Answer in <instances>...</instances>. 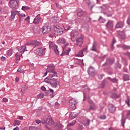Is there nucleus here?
I'll list each match as a JSON object with an SVG mask.
<instances>
[{
	"mask_svg": "<svg viewBox=\"0 0 130 130\" xmlns=\"http://www.w3.org/2000/svg\"><path fill=\"white\" fill-rule=\"evenodd\" d=\"M71 40L73 42L76 41L75 43L76 46H79V47H82L83 44V36L81 35H79V32L76 30H72L71 32Z\"/></svg>",
	"mask_w": 130,
	"mask_h": 130,
	"instance_id": "obj_1",
	"label": "nucleus"
},
{
	"mask_svg": "<svg viewBox=\"0 0 130 130\" xmlns=\"http://www.w3.org/2000/svg\"><path fill=\"white\" fill-rule=\"evenodd\" d=\"M54 66L49 65L48 66V68L47 69V71L48 73H51L49 75V78L50 79H52V78H57L58 76H57V72L54 71Z\"/></svg>",
	"mask_w": 130,
	"mask_h": 130,
	"instance_id": "obj_2",
	"label": "nucleus"
},
{
	"mask_svg": "<svg viewBox=\"0 0 130 130\" xmlns=\"http://www.w3.org/2000/svg\"><path fill=\"white\" fill-rule=\"evenodd\" d=\"M43 123H44L47 128H49V126H48V125H50V126L53 125L54 122L52 121V119L51 118V117L46 116L44 119V122H43Z\"/></svg>",
	"mask_w": 130,
	"mask_h": 130,
	"instance_id": "obj_3",
	"label": "nucleus"
},
{
	"mask_svg": "<svg viewBox=\"0 0 130 130\" xmlns=\"http://www.w3.org/2000/svg\"><path fill=\"white\" fill-rule=\"evenodd\" d=\"M18 0H10L9 6L11 9H18L19 8Z\"/></svg>",
	"mask_w": 130,
	"mask_h": 130,
	"instance_id": "obj_4",
	"label": "nucleus"
},
{
	"mask_svg": "<svg viewBox=\"0 0 130 130\" xmlns=\"http://www.w3.org/2000/svg\"><path fill=\"white\" fill-rule=\"evenodd\" d=\"M49 47L50 49H52L53 50H54V52L57 55H58V54H59V53L58 52V49H57V46L53 44V43L49 42Z\"/></svg>",
	"mask_w": 130,
	"mask_h": 130,
	"instance_id": "obj_5",
	"label": "nucleus"
},
{
	"mask_svg": "<svg viewBox=\"0 0 130 130\" xmlns=\"http://www.w3.org/2000/svg\"><path fill=\"white\" fill-rule=\"evenodd\" d=\"M77 103V100L72 99L69 100V108L71 110H75L76 109V104Z\"/></svg>",
	"mask_w": 130,
	"mask_h": 130,
	"instance_id": "obj_6",
	"label": "nucleus"
},
{
	"mask_svg": "<svg viewBox=\"0 0 130 130\" xmlns=\"http://www.w3.org/2000/svg\"><path fill=\"white\" fill-rule=\"evenodd\" d=\"M35 52L38 55L41 56L45 53V48H39L35 50Z\"/></svg>",
	"mask_w": 130,
	"mask_h": 130,
	"instance_id": "obj_7",
	"label": "nucleus"
},
{
	"mask_svg": "<svg viewBox=\"0 0 130 130\" xmlns=\"http://www.w3.org/2000/svg\"><path fill=\"white\" fill-rule=\"evenodd\" d=\"M26 49H27V47H26V46H23L21 47H20L18 48V51L19 52H20V53H21V54H19L18 53H16L15 54V56H22V54H23V53H24V52H25V51H26Z\"/></svg>",
	"mask_w": 130,
	"mask_h": 130,
	"instance_id": "obj_8",
	"label": "nucleus"
},
{
	"mask_svg": "<svg viewBox=\"0 0 130 130\" xmlns=\"http://www.w3.org/2000/svg\"><path fill=\"white\" fill-rule=\"evenodd\" d=\"M50 84L52 88H57L58 81H57V79L52 78V79H50Z\"/></svg>",
	"mask_w": 130,
	"mask_h": 130,
	"instance_id": "obj_9",
	"label": "nucleus"
},
{
	"mask_svg": "<svg viewBox=\"0 0 130 130\" xmlns=\"http://www.w3.org/2000/svg\"><path fill=\"white\" fill-rule=\"evenodd\" d=\"M54 30L55 31V34L56 35H61L62 33H63V31L62 30V28L59 26H54Z\"/></svg>",
	"mask_w": 130,
	"mask_h": 130,
	"instance_id": "obj_10",
	"label": "nucleus"
},
{
	"mask_svg": "<svg viewBox=\"0 0 130 130\" xmlns=\"http://www.w3.org/2000/svg\"><path fill=\"white\" fill-rule=\"evenodd\" d=\"M43 34H48L50 32V26L48 24H45V25L42 28Z\"/></svg>",
	"mask_w": 130,
	"mask_h": 130,
	"instance_id": "obj_11",
	"label": "nucleus"
},
{
	"mask_svg": "<svg viewBox=\"0 0 130 130\" xmlns=\"http://www.w3.org/2000/svg\"><path fill=\"white\" fill-rule=\"evenodd\" d=\"M17 10H12L11 11V15L9 17V20L11 21H14L15 20V17L16 15H17Z\"/></svg>",
	"mask_w": 130,
	"mask_h": 130,
	"instance_id": "obj_12",
	"label": "nucleus"
},
{
	"mask_svg": "<svg viewBox=\"0 0 130 130\" xmlns=\"http://www.w3.org/2000/svg\"><path fill=\"white\" fill-rule=\"evenodd\" d=\"M63 51L62 54H61V56H62L63 54H66V55H69L70 54L69 52L71 51V48L68 49V50H66V46L62 47Z\"/></svg>",
	"mask_w": 130,
	"mask_h": 130,
	"instance_id": "obj_13",
	"label": "nucleus"
},
{
	"mask_svg": "<svg viewBox=\"0 0 130 130\" xmlns=\"http://www.w3.org/2000/svg\"><path fill=\"white\" fill-rule=\"evenodd\" d=\"M17 15L19 18V22H22L23 19L26 17V14H21L19 11H17Z\"/></svg>",
	"mask_w": 130,
	"mask_h": 130,
	"instance_id": "obj_14",
	"label": "nucleus"
},
{
	"mask_svg": "<svg viewBox=\"0 0 130 130\" xmlns=\"http://www.w3.org/2000/svg\"><path fill=\"white\" fill-rule=\"evenodd\" d=\"M41 20V17L40 16V14L38 15L34 20V24H39V22Z\"/></svg>",
	"mask_w": 130,
	"mask_h": 130,
	"instance_id": "obj_15",
	"label": "nucleus"
},
{
	"mask_svg": "<svg viewBox=\"0 0 130 130\" xmlns=\"http://www.w3.org/2000/svg\"><path fill=\"white\" fill-rule=\"evenodd\" d=\"M107 28L110 29V30H112L113 29V22L111 21H108L106 24Z\"/></svg>",
	"mask_w": 130,
	"mask_h": 130,
	"instance_id": "obj_16",
	"label": "nucleus"
},
{
	"mask_svg": "<svg viewBox=\"0 0 130 130\" xmlns=\"http://www.w3.org/2000/svg\"><path fill=\"white\" fill-rule=\"evenodd\" d=\"M123 26H124V23H123V22H118L115 25V28L118 29L122 28Z\"/></svg>",
	"mask_w": 130,
	"mask_h": 130,
	"instance_id": "obj_17",
	"label": "nucleus"
},
{
	"mask_svg": "<svg viewBox=\"0 0 130 130\" xmlns=\"http://www.w3.org/2000/svg\"><path fill=\"white\" fill-rule=\"evenodd\" d=\"M84 14H85V13L81 9H79L77 10V14L78 17H82V16H84Z\"/></svg>",
	"mask_w": 130,
	"mask_h": 130,
	"instance_id": "obj_18",
	"label": "nucleus"
},
{
	"mask_svg": "<svg viewBox=\"0 0 130 130\" xmlns=\"http://www.w3.org/2000/svg\"><path fill=\"white\" fill-rule=\"evenodd\" d=\"M116 109V108L114 105H109V111L110 112H112V113L114 112Z\"/></svg>",
	"mask_w": 130,
	"mask_h": 130,
	"instance_id": "obj_19",
	"label": "nucleus"
},
{
	"mask_svg": "<svg viewBox=\"0 0 130 130\" xmlns=\"http://www.w3.org/2000/svg\"><path fill=\"white\" fill-rule=\"evenodd\" d=\"M114 62V59H107V61L103 64V66L104 67V66H107V64H112Z\"/></svg>",
	"mask_w": 130,
	"mask_h": 130,
	"instance_id": "obj_20",
	"label": "nucleus"
},
{
	"mask_svg": "<svg viewBox=\"0 0 130 130\" xmlns=\"http://www.w3.org/2000/svg\"><path fill=\"white\" fill-rule=\"evenodd\" d=\"M91 50L92 51H97V43L96 42H93Z\"/></svg>",
	"mask_w": 130,
	"mask_h": 130,
	"instance_id": "obj_21",
	"label": "nucleus"
},
{
	"mask_svg": "<svg viewBox=\"0 0 130 130\" xmlns=\"http://www.w3.org/2000/svg\"><path fill=\"white\" fill-rule=\"evenodd\" d=\"M121 122L123 127H124V123H125V119L124 118V115H123V113H122V118L121 120Z\"/></svg>",
	"mask_w": 130,
	"mask_h": 130,
	"instance_id": "obj_22",
	"label": "nucleus"
},
{
	"mask_svg": "<svg viewBox=\"0 0 130 130\" xmlns=\"http://www.w3.org/2000/svg\"><path fill=\"white\" fill-rule=\"evenodd\" d=\"M31 44L34 45V46H39V45H40V43L37 41H31Z\"/></svg>",
	"mask_w": 130,
	"mask_h": 130,
	"instance_id": "obj_23",
	"label": "nucleus"
},
{
	"mask_svg": "<svg viewBox=\"0 0 130 130\" xmlns=\"http://www.w3.org/2000/svg\"><path fill=\"white\" fill-rule=\"evenodd\" d=\"M111 98H119L120 94H116V93H113L110 95Z\"/></svg>",
	"mask_w": 130,
	"mask_h": 130,
	"instance_id": "obj_24",
	"label": "nucleus"
},
{
	"mask_svg": "<svg viewBox=\"0 0 130 130\" xmlns=\"http://www.w3.org/2000/svg\"><path fill=\"white\" fill-rule=\"evenodd\" d=\"M77 116H78V114L76 112H72L70 115V117H72V118H76Z\"/></svg>",
	"mask_w": 130,
	"mask_h": 130,
	"instance_id": "obj_25",
	"label": "nucleus"
},
{
	"mask_svg": "<svg viewBox=\"0 0 130 130\" xmlns=\"http://www.w3.org/2000/svg\"><path fill=\"white\" fill-rule=\"evenodd\" d=\"M119 37L121 39H125V35L123 32H120L119 34Z\"/></svg>",
	"mask_w": 130,
	"mask_h": 130,
	"instance_id": "obj_26",
	"label": "nucleus"
},
{
	"mask_svg": "<svg viewBox=\"0 0 130 130\" xmlns=\"http://www.w3.org/2000/svg\"><path fill=\"white\" fill-rule=\"evenodd\" d=\"M58 43H62V44H64L66 43V39L63 38H61L58 40L57 41Z\"/></svg>",
	"mask_w": 130,
	"mask_h": 130,
	"instance_id": "obj_27",
	"label": "nucleus"
},
{
	"mask_svg": "<svg viewBox=\"0 0 130 130\" xmlns=\"http://www.w3.org/2000/svg\"><path fill=\"white\" fill-rule=\"evenodd\" d=\"M121 47L124 50L130 49V46H127L126 45H122L121 46Z\"/></svg>",
	"mask_w": 130,
	"mask_h": 130,
	"instance_id": "obj_28",
	"label": "nucleus"
},
{
	"mask_svg": "<svg viewBox=\"0 0 130 130\" xmlns=\"http://www.w3.org/2000/svg\"><path fill=\"white\" fill-rule=\"evenodd\" d=\"M52 78H49V76H48V77L44 79V82L45 83H48V84H50V80H52Z\"/></svg>",
	"mask_w": 130,
	"mask_h": 130,
	"instance_id": "obj_29",
	"label": "nucleus"
},
{
	"mask_svg": "<svg viewBox=\"0 0 130 130\" xmlns=\"http://www.w3.org/2000/svg\"><path fill=\"white\" fill-rule=\"evenodd\" d=\"M21 124V122L19 120H15L14 121V126H16V125H20Z\"/></svg>",
	"mask_w": 130,
	"mask_h": 130,
	"instance_id": "obj_30",
	"label": "nucleus"
},
{
	"mask_svg": "<svg viewBox=\"0 0 130 130\" xmlns=\"http://www.w3.org/2000/svg\"><path fill=\"white\" fill-rule=\"evenodd\" d=\"M123 79L124 81H128V80H129V77H128V75H124L123 76Z\"/></svg>",
	"mask_w": 130,
	"mask_h": 130,
	"instance_id": "obj_31",
	"label": "nucleus"
},
{
	"mask_svg": "<svg viewBox=\"0 0 130 130\" xmlns=\"http://www.w3.org/2000/svg\"><path fill=\"white\" fill-rule=\"evenodd\" d=\"M78 56H80L81 57H83L84 56V52L83 50H80L78 53Z\"/></svg>",
	"mask_w": 130,
	"mask_h": 130,
	"instance_id": "obj_32",
	"label": "nucleus"
},
{
	"mask_svg": "<svg viewBox=\"0 0 130 130\" xmlns=\"http://www.w3.org/2000/svg\"><path fill=\"white\" fill-rule=\"evenodd\" d=\"M108 79H109V80H110V81H111V82H113V83H117V79H116V78H114V79H111L110 78V77H108Z\"/></svg>",
	"mask_w": 130,
	"mask_h": 130,
	"instance_id": "obj_33",
	"label": "nucleus"
},
{
	"mask_svg": "<svg viewBox=\"0 0 130 130\" xmlns=\"http://www.w3.org/2000/svg\"><path fill=\"white\" fill-rule=\"evenodd\" d=\"M129 102H130L129 98H128V96H127L126 100H125V103L127 104L128 107H129L130 106Z\"/></svg>",
	"mask_w": 130,
	"mask_h": 130,
	"instance_id": "obj_34",
	"label": "nucleus"
},
{
	"mask_svg": "<svg viewBox=\"0 0 130 130\" xmlns=\"http://www.w3.org/2000/svg\"><path fill=\"white\" fill-rule=\"evenodd\" d=\"M76 122H77V121H76V120H74L72 121V122L69 123L68 125L69 126H73V125H75Z\"/></svg>",
	"mask_w": 130,
	"mask_h": 130,
	"instance_id": "obj_35",
	"label": "nucleus"
},
{
	"mask_svg": "<svg viewBox=\"0 0 130 130\" xmlns=\"http://www.w3.org/2000/svg\"><path fill=\"white\" fill-rule=\"evenodd\" d=\"M29 9H30V8L28 6H22L21 10H22V11H27V10H29Z\"/></svg>",
	"mask_w": 130,
	"mask_h": 130,
	"instance_id": "obj_36",
	"label": "nucleus"
},
{
	"mask_svg": "<svg viewBox=\"0 0 130 130\" xmlns=\"http://www.w3.org/2000/svg\"><path fill=\"white\" fill-rule=\"evenodd\" d=\"M88 74L91 77H94V76H95V70L90 72H88Z\"/></svg>",
	"mask_w": 130,
	"mask_h": 130,
	"instance_id": "obj_37",
	"label": "nucleus"
},
{
	"mask_svg": "<svg viewBox=\"0 0 130 130\" xmlns=\"http://www.w3.org/2000/svg\"><path fill=\"white\" fill-rule=\"evenodd\" d=\"M84 124L85 125H86V126H89V125L90 124V120H86L84 122Z\"/></svg>",
	"mask_w": 130,
	"mask_h": 130,
	"instance_id": "obj_38",
	"label": "nucleus"
},
{
	"mask_svg": "<svg viewBox=\"0 0 130 130\" xmlns=\"http://www.w3.org/2000/svg\"><path fill=\"white\" fill-rule=\"evenodd\" d=\"M7 54L8 55H12L13 54V49H10L9 50L7 51Z\"/></svg>",
	"mask_w": 130,
	"mask_h": 130,
	"instance_id": "obj_39",
	"label": "nucleus"
},
{
	"mask_svg": "<svg viewBox=\"0 0 130 130\" xmlns=\"http://www.w3.org/2000/svg\"><path fill=\"white\" fill-rule=\"evenodd\" d=\"M95 71L94 69V68L90 67H89V68L88 69V73H90V72H93V71Z\"/></svg>",
	"mask_w": 130,
	"mask_h": 130,
	"instance_id": "obj_40",
	"label": "nucleus"
},
{
	"mask_svg": "<svg viewBox=\"0 0 130 130\" xmlns=\"http://www.w3.org/2000/svg\"><path fill=\"white\" fill-rule=\"evenodd\" d=\"M38 129V128L36 126H31L30 127L28 130H37Z\"/></svg>",
	"mask_w": 130,
	"mask_h": 130,
	"instance_id": "obj_41",
	"label": "nucleus"
},
{
	"mask_svg": "<svg viewBox=\"0 0 130 130\" xmlns=\"http://www.w3.org/2000/svg\"><path fill=\"white\" fill-rule=\"evenodd\" d=\"M38 97H39V98H40V99H42V98H43V97H44V96L43 95V94L39 93L38 95Z\"/></svg>",
	"mask_w": 130,
	"mask_h": 130,
	"instance_id": "obj_42",
	"label": "nucleus"
},
{
	"mask_svg": "<svg viewBox=\"0 0 130 130\" xmlns=\"http://www.w3.org/2000/svg\"><path fill=\"white\" fill-rule=\"evenodd\" d=\"M17 73H24V70L23 69H18L17 71Z\"/></svg>",
	"mask_w": 130,
	"mask_h": 130,
	"instance_id": "obj_43",
	"label": "nucleus"
},
{
	"mask_svg": "<svg viewBox=\"0 0 130 130\" xmlns=\"http://www.w3.org/2000/svg\"><path fill=\"white\" fill-rule=\"evenodd\" d=\"M90 108L91 110H93L95 109V108H96V107H95V105H93L92 106H91Z\"/></svg>",
	"mask_w": 130,
	"mask_h": 130,
	"instance_id": "obj_44",
	"label": "nucleus"
},
{
	"mask_svg": "<svg viewBox=\"0 0 130 130\" xmlns=\"http://www.w3.org/2000/svg\"><path fill=\"white\" fill-rule=\"evenodd\" d=\"M41 89L42 90V91H46V88H45V87L43 86L41 87Z\"/></svg>",
	"mask_w": 130,
	"mask_h": 130,
	"instance_id": "obj_45",
	"label": "nucleus"
},
{
	"mask_svg": "<svg viewBox=\"0 0 130 130\" xmlns=\"http://www.w3.org/2000/svg\"><path fill=\"white\" fill-rule=\"evenodd\" d=\"M17 119H20V120H23V119H24V118H23V116H19L17 117Z\"/></svg>",
	"mask_w": 130,
	"mask_h": 130,
	"instance_id": "obj_46",
	"label": "nucleus"
},
{
	"mask_svg": "<svg viewBox=\"0 0 130 130\" xmlns=\"http://www.w3.org/2000/svg\"><path fill=\"white\" fill-rule=\"evenodd\" d=\"M103 77H104V74H102L101 75H99L98 78L99 79H100V80H101L102 78H103Z\"/></svg>",
	"mask_w": 130,
	"mask_h": 130,
	"instance_id": "obj_47",
	"label": "nucleus"
},
{
	"mask_svg": "<svg viewBox=\"0 0 130 130\" xmlns=\"http://www.w3.org/2000/svg\"><path fill=\"white\" fill-rule=\"evenodd\" d=\"M36 123H37L38 124H39V123H41V121L39 119H37L36 120Z\"/></svg>",
	"mask_w": 130,
	"mask_h": 130,
	"instance_id": "obj_48",
	"label": "nucleus"
},
{
	"mask_svg": "<svg viewBox=\"0 0 130 130\" xmlns=\"http://www.w3.org/2000/svg\"><path fill=\"white\" fill-rule=\"evenodd\" d=\"M130 115V110L127 111V114H126V116L128 117Z\"/></svg>",
	"mask_w": 130,
	"mask_h": 130,
	"instance_id": "obj_49",
	"label": "nucleus"
},
{
	"mask_svg": "<svg viewBox=\"0 0 130 130\" xmlns=\"http://www.w3.org/2000/svg\"><path fill=\"white\" fill-rule=\"evenodd\" d=\"M83 90H89V87H88V86L87 85L83 87Z\"/></svg>",
	"mask_w": 130,
	"mask_h": 130,
	"instance_id": "obj_50",
	"label": "nucleus"
},
{
	"mask_svg": "<svg viewBox=\"0 0 130 130\" xmlns=\"http://www.w3.org/2000/svg\"><path fill=\"white\" fill-rule=\"evenodd\" d=\"M125 55L128 56L130 58V52H127L125 53Z\"/></svg>",
	"mask_w": 130,
	"mask_h": 130,
	"instance_id": "obj_51",
	"label": "nucleus"
},
{
	"mask_svg": "<svg viewBox=\"0 0 130 130\" xmlns=\"http://www.w3.org/2000/svg\"><path fill=\"white\" fill-rule=\"evenodd\" d=\"M3 101H4V102H8V99L6 98H4L3 99Z\"/></svg>",
	"mask_w": 130,
	"mask_h": 130,
	"instance_id": "obj_52",
	"label": "nucleus"
},
{
	"mask_svg": "<svg viewBox=\"0 0 130 130\" xmlns=\"http://www.w3.org/2000/svg\"><path fill=\"white\" fill-rule=\"evenodd\" d=\"M25 21H29L30 20V16H27L26 18L24 19Z\"/></svg>",
	"mask_w": 130,
	"mask_h": 130,
	"instance_id": "obj_53",
	"label": "nucleus"
},
{
	"mask_svg": "<svg viewBox=\"0 0 130 130\" xmlns=\"http://www.w3.org/2000/svg\"><path fill=\"white\" fill-rule=\"evenodd\" d=\"M83 97H84L83 101H85V100H86V93L85 92H83Z\"/></svg>",
	"mask_w": 130,
	"mask_h": 130,
	"instance_id": "obj_54",
	"label": "nucleus"
},
{
	"mask_svg": "<svg viewBox=\"0 0 130 130\" xmlns=\"http://www.w3.org/2000/svg\"><path fill=\"white\" fill-rule=\"evenodd\" d=\"M50 93V91L49 90H46L45 92L46 95H48Z\"/></svg>",
	"mask_w": 130,
	"mask_h": 130,
	"instance_id": "obj_55",
	"label": "nucleus"
},
{
	"mask_svg": "<svg viewBox=\"0 0 130 130\" xmlns=\"http://www.w3.org/2000/svg\"><path fill=\"white\" fill-rule=\"evenodd\" d=\"M50 97H51V98H53V97H54V93L52 92V93L50 95Z\"/></svg>",
	"mask_w": 130,
	"mask_h": 130,
	"instance_id": "obj_56",
	"label": "nucleus"
},
{
	"mask_svg": "<svg viewBox=\"0 0 130 130\" xmlns=\"http://www.w3.org/2000/svg\"><path fill=\"white\" fill-rule=\"evenodd\" d=\"M71 28H72V27L69 26H68V27H66L64 29H65V30H70V29H71Z\"/></svg>",
	"mask_w": 130,
	"mask_h": 130,
	"instance_id": "obj_57",
	"label": "nucleus"
},
{
	"mask_svg": "<svg viewBox=\"0 0 130 130\" xmlns=\"http://www.w3.org/2000/svg\"><path fill=\"white\" fill-rule=\"evenodd\" d=\"M127 24L130 25V17L128 18V19L127 20Z\"/></svg>",
	"mask_w": 130,
	"mask_h": 130,
	"instance_id": "obj_58",
	"label": "nucleus"
},
{
	"mask_svg": "<svg viewBox=\"0 0 130 130\" xmlns=\"http://www.w3.org/2000/svg\"><path fill=\"white\" fill-rule=\"evenodd\" d=\"M101 119H105V116H102L100 117Z\"/></svg>",
	"mask_w": 130,
	"mask_h": 130,
	"instance_id": "obj_59",
	"label": "nucleus"
},
{
	"mask_svg": "<svg viewBox=\"0 0 130 130\" xmlns=\"http://www.w3.org/2000/svg\"><path fill=\"white\" fill-rule=\"evenodd\" d=\"M55 106H57V107H58V106H59V104L57 102H56L55 103Z\"/></svg>",
	"mask_w": 130,
	"mask_h": 130,
	"instance_id": "obj_60",
	"label": "nucleus"
},
{
	"mask_svg": "<svg viewBox=\"0 0 130 130\" xmlns=\"http://www.w3.org/2000/svg\"><path fill=\"white\" fill-rule=\"evenodd\" d=\"M1 59H2V60H5V59H6V57H5V56H2V57H1Z\"/></svg>",
	"mask_w": 130,
	"mask_h": 130,
	"instance_id": "obj_61",
	"label": "nucleus"
},
{
	"mask_svg": "<svg viewBox=\"0 0 130 130\" xmlns=\"http://www.w3.org/2000/svg\"><path fill=\"white\" fill-rule=\"evenodd\" d=\"M49 91H50V92H51V93H53V92H54L53 89H52L51 88L49 89Z\"/></svg>",
	"mask_w": 130,
	"mask_h": 130,
	"instance_id": "obj_62",
	"label": "nucleus"
},
{
	"mask_svg": "<svg viewBox=\"0 0 130 130\" xmlns=\"http://www.w3.org/2000/svg\"><path fill=\"white\" fill-rule=\"evenodd\" d=\"M13 130H20V129H19V127H16L13 129Z\"/></svg>",
	"mask_w": 130,
	"mask_h": 130,
	"instance_id": "obj_63",
	"label": "nucleus"
},
{
	"mask_svg": "<svg viewBox=\"0 0 130 130\" xmlns=\"http://www.w3.org/2000/svg\"><path fill=\"white\" fill-rule=\"evenodd\" d=\"M115 42H116V41L115 40V39H113V42H112V44H114V43H115Z\"/></svg>",
	"mask_w": 130,
	"mask_h": 130,
	"instance_id": "obj_64",
	"label": "nucleus"
}]
</instances>
